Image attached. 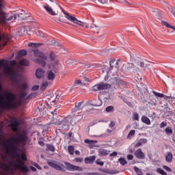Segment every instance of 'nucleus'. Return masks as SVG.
Returning a JSON list of instances; mask_svg holds the SVG:
<instances>
[{"instance_id":"4468645a","label":"nucleus","mask_w":175,"mask_h":175,"mask_svg":"<svg viewBox=\"0 0 175 175\" xmlns=\"http://www.w3.org/2000/svg\"><path fill=\"white\" fill-rule=\"evenodd\" d=\"M14 20H21V21H23V20H25V12L24 13H21V12H16L14 14Z\"/></svg>"},{"instance_id":"f704fd0d","label":"nucleus","mask_w":175,"mask_h":175,"mask_svg":"<svg viewBox=\"0 0 175 175\" xmlns=\"http://www.w3.org/2000/svg\"><path fill=\"white\" fill-rule=\"evenodd\" d=\"M165 131L167 135H173V130L170 127H167Z\"/></svg>"},{"instance_id":"c03bdc74","label":"nucleus","mask_w":175,"mask_h":175,"mask_svg":"<svg viewBox=\"0 0 175 175\" xmlns=\"http://www.w3.org/2000/svg\"><path fill=\"white\" fill-rule=\"evenodd\" d=\"M96 165H100V166H103L105 163L103 161H100V159H97L96 161Z\"/></svg>"},{"instance_id":"a18cd8bd","label":"nucleus","mask_w":175,"mask_h":175,"mask_svg":"<svg viewBox=\"0 0 175 175\" xmlns=\"http://www.w3.org/2000/svg\"><path fill=\"white\" fill-rule=\"evenodd\" d=\"M38 144L41 146V147H44V142L42 140V138H40V140L38 141Z\"/></svg>"},{"instance_id":"c756f323","label":"nucleus","mask_w":175,"mask_h":175,"mask_svg":"<svg viewBox=\"0 0 175 175\" xmlns=\"http://www.w3.org/2000/svg\"><path fill=\"white\" fill-rule=\"evenodd\" d=\"M84 142L86 144H96L98 143V141L91 139H85Z\"/></svg>"},{"instance_id":"39448f33","label":"nucleus","mask_w":175,"mask_h":175,"mask_svg":"<svg viewBox=\"0 0 175 175\" xmlns=\"http://www.w3.org/2000/svg\"><path fill=\"white\" fill-rule=\"evenodd\" d=\"M3 9V4L2 0H0V25H5L8 21H12L14 16H10L8 18V14L2 10ZM5 40V35L0 36V42Z\"/></svg>"},{"instance_id":"680f3d73","label":"nucleus","mask_w":175,"mask_h":175,"mask_svg":"<svg viewBox=\"0 0 175 175\" xmlns=\"http://www.w3.org/2000/svg\"><path fill=\"white\" fill-rule=\"evenodd\" d=\"M142 141L138 142L136 143L135 147H140V146H142Z\"/></svg>"},{"instance_id":"bb28decb","label":"nucleus","mask_w":175,"mask_h":175,"mask_svg":"<svg viewBox=\"0 0 175 175\" xmlns=\"http://www.w3.org/2000/svg\"><path fill=\"white\" fill-rule=\"evenodd\" d=\"M90 106H94L95 107H98L99 106H102V100L100 99H98L96 100V103H92V100H90Z\"/></svg>"},{"instance_id":"37998d69","label":"nucleus","mask_w":175,"mask_h":175,"mask_svg":"<svg viewBox=\"0 0 175 175\" xmlns=\"http://www.w3.org/2000/svg\"><path fill=\"white\" fill-rule=\"evenodd\" d=\"M135 133H136V131L135 130H131L128 135V137H132V136H135Z\"/></svg>"},{"instance_id":"f257e3e1","label":"nucleus","mask_w":175,"mask_h":175,"mask_svg":"<svg viewBox=\"0 0 175 175\" xmlns=\"http://www.w3.org/2000/svg\"><path fill=\"white\" fill-rule=\"evenodd\" d=\"M5 139V134L0 133V146L2 140ZM28 142V135L26 133H17L16 136L10 137L2 144V148L6 154H12L14 160H7L2 157L0 160V175H8V172L11 170H20L22 173H28L29 168L25 165L27 155L25 153H18V144L25 146Z\"/></svg>"},{"instance_id":"423d86ee","label":"nucleus","mask_w":175,"mask_h":175,"mask_svg":"<svg viewBox=\"0 0 175 175\" xmlns=\"http://www.w3.org/2000/svg\"><path fill=\"white\" fill-rule=\"evenodd\" d=\"M66 18H68V20H70V21H72L75 24H77L78 25H80V27H85V28H92V29L94 28V27H92V25L87 23L81 22L69 14H66Z\"/></svg>"},{"instance_id":"a19ab883","label":"nucleus","mask_w":175,"mask_h":175,"mask_svg":"<svg viewBox=\"0 0 175 175\" xmlns=\"http://www.w3.org/2000/svg\"><path fill=\"white\" fill-rule=\"evenodd\" d=\"M37 35H38V36H40V38H46V34L40 31V30L38 31Z\"/></svg>"},{"instance_id":"5fc2aeb1","label":"nucleus","mask_w":175,"mask_h":175,"mask_svg":"<svg viewBox=\"0 0 175 175\" xmlns=\"http://www.w3.org/2000/svg\"><path fill=\"white\" fill-rule=\"evenodd\" d=\"M118 155V153L117 152H113L109 154V157H117Z\"/></svg>"},{"instance_id":"6ab92c4d","label":"nucleus","mask_w":175,"mask_h":175,"mask_svg":"<svg viewBox=\"0 0 175 175\" xmlns=\"http://www.w3.org/2000/svg\"><path fill=\"white\" fill-rule=\"evenodd\" d=\"M44 9L48 12L49 14H51V16H57V14L54 10H53V8L50 7L49 5H44Z\"/></svg>"},{"instance_id":"f3484780","label":"nucleus","mask_w":175,"mask_h":175,"mask_svg":"<svg viewBox=\"0 0 175 175\" xmlns=\"http://www.w3.org/2000/svg\"><path fill=\"white\" fill-rule=\"evenodd\" d=\"M83 103H84V101H81L76 104L75 107L72 109V113H76L77 111H80L81 110L80 107H81V105H83Z\"/></svg>"},{"instance_id":"4be33fe9","label":"nucleus","mask_w":175,"mask_h":175,"mask_svg":"<svg viewBox=\"0 0 175 175\" xmlns=\"http://www.w3.org/2000/svg\"><path fill=\"white\" fill-rule=\"evenodd\" d=\"M142 122L146 125H151V120L147 116H142Z\"/></svg>"},{"instance_id":"f03ea898","label":"nucleus","mask_w":175,"mask_h":175,"mask_svg":"<svg viewBox=\"0 0 175 175\" xmlns=\"http://www.w3.org/2000/svg\"><path fill=\"white\" fill-rule=\"evenodd\" d=\"M0 105L5 110L18 109L21 102L17 100V95L11 91L4 92L3 96H0Z\"/></svg>"},{"instance_id":"603ef678","label":"nucleus","mask_w":175,"mask_h":175,"mask_svg":"<svg viewBox=\"0 0 175 175\" xmlns=\"http://www.w3.org/2000/svg\"><path fill=\"white\" fill-rule=\"evenodd\" d=\"M33 166H35V167H37V169H38V170H42V167H40V165H39V164L35 163L33 164Z\"/></svg>"},{"instance_id":"393cba45","label":"nucleus","mask_w":175,"mask_h":175,"mask_svg":"<svg viewBox=\"0 0 175 175\" xmlns=\"http://www.w3.org/2000/svg\"><path fill=\"white\" fill-rule=\"evenodd\" d=\"M20 65L22 66H29V61L27 59H22L19 61Z\"/></svg>"},{"instance_id":"79ce46f5","label":"nucleus","mask_w":175,"mask_h":175,"mask_svg":"<svg viewBox=\"0 0 175 175\" xmlns=\"http://www.w3.org/2000/svg\"><path fill=\"white\" fill-rule=\"evenodd\" d=\"M133 120H135V121H139V113H134L133 114Z\"/></svg>"},{"instance_id":"8fccbe9b","label":"nucleus","mask_w":175,"mask_h":175,"mask_svg":"<svg viewBox=\"0 0 175 175\" xmlns=\"http://www.w3.org/2000/svg\"><path fill=\"white\" fill-rule=\"evenodd\" d=\"M109 126V128H114V126H116V122L114 121L111 122Z\"/></svg>"},{"instance_id":"b1692460","label":"nucleus","mask_w":175,"mask_h":175,"mask_svg":"<svg viewBox=\"0 0 175 175\" xmlns=\"http://www.w3.org/2000/svg\"><path fill=\"white\" fill-rule=\"evenodd\" d=\"M47 75L48 80H54L55 79V74L52 70H49Z\"/></svg>"},{"instance_id":"7ed1b4c3","label":"nucleus","mask_w":175,"mask_h":175,"mask_svg":"<svg viewBox=\"0 0 175 175\" xmlns=\"http://www.w3.org/2000/svg\"><path fill=\"white\" fill-rule=\"evenodd\" d=\"M17 62L16 60H12L10 62L9 64H5V60H0V69L3 66V70L4 74L7 77H10L12 80L14 81L16 84L18 83V78L20 77V74L16 70H14V66H16Z\"/></svg>"},{"instance_id":"1a4fd4ad","label":"nucleus","mask_w":175,"mask_h":175,"mask_svg":"<svg viewBox=\"0 0 175 175\" xmlns=\"http://www.w3.org/2000/svg\"><path fill=\"white\" fill-rule=\"evenodd\" d=\"M11 129L13 132H17L18 131V126H20V122L15 118L10 124Z\"/></svg>"},{"instance_id":"20e7f679","label":"nucleus","mask_w":175,"mask_h":175,"mask_svg":"<svg viewBox=\"0 0 175 175\" xmlns=\"http://www.w3.org/2000/svg\"><path fill=\"white\" fill-rule=\"evenodd\" d=\"M111 84L105 83L101 82L98 84L94 85L92 88V91L96 92V91H103V90H108L113 85H122L124 84V81L119 80L117 77L113 78L111 81Z\"/></svg>"},{"instance_id":"052dcab7","label":"nucleus","mask_w":175,"mask_h":175,"mask_svg":"<svg viewBox=\"0 0 175 175\" xmlns=\"http://www.w3.org/2000/svg\"><path fill=\"white\" fill-rule=\"evenodd\" d=\"M52 44H53V46H59V43H58V42H55V40L52 41Z\"/></svg>"},{"instance_id":"a211bd4d","label":"nucleus","mask_w":175,"mask_h":175,"mask_svg":"<svg viewBox=\"0 0 175 175\" xmlns=\"http://www.w3.org/2000/svg\"><path fill=\"white\" fill-rule=\"evenodd\" d=\"M165 161L169 163L173 161V154L170 152H167L165 154Z\"/></svg>"},{"instance_id":"864d4df0","label":"nucleus","mask_w":175,"mask_h":175,"mask_svg":"<svg viewBox=\"0 0 175 175\" xmlns=\"http://www.w3.org/2000/svg\"><path fill=\"white\" fill-rule=\"evenodd\" d=\"M140 142H141V143H142V144H146V143H147V142H148V141L147 140V139L144 138V139H141Z\"/></svg>"},{"instance_id":"412c9836","label":"nucleus","mask_w":175,"mask_h":175,"mask_svg":"<svg viewBox=\"0 0 175 175\" xmlns=\"http://www.w3.org/2000/svg\"><path fill=\"white\" fill-rule=\"evenodd\" d=\"M34 62H36V64H38V65H41V66H46V62L43 59L37 58L34 59Z\"/></svg>"},{"instance_id":"4d7b16f0","label":"nucleus","mask_w":175,"mask_h":175,"mask_svg":"<svg viewBox=\"0 0 175 175\" xmlns=\"http://www.w3.org/2000/svg\"><path fill=\"white\" fill-rule=\"evenodd\" d=\"M33 91H38V90H39V85H34L32 88Z\"/></svg>"},{"instance_id":"dca6fc26","label":"nucleus","mask_w":175,"mask_h":175,"mask_svg":"<svg viewBox=\"0 0 175 175\" xmlns=\"http://www.w3.org/2000/svg\"><path fill=\"white\" fill-rule=\"evenodd\" d=\"M36 76L37 79H42L44 76V70L42 68H38L36 71Z\"/></svg>"},{"instance_id":"69168bd1","label":"nucleus","mask_w":175,"mask_h":175,"mask_svg":"<svg viewBox=\"0 0 175 175\" xmlns=\"http://www.w3.org/2000/svg\"><path fill=\"white\" fill-rule=\"evenodd\" d=\"M47 85H49V83H44L42 84V88H43V87H44V88H46V87H47Z\"/></svg>"},{"instance_id":"9b49d317","label":"nucleus","mask_w":175,"mask_h":175,"mask_svg":"<svg viewBox=\"0 0 175 175\" xmlns=\"http://www.w3.org/2000/svg\"><path fill=\"white\" fill-rule=\"evenodd\" d=\"M34 57H37L38 58H41L45 61H47V55H46L43 52L39 51V49L33 51Z\"/></svg>"},{"instance_id":"7c9ffc66","label":"nucleus","mask_w":175,"mask_h":175,"mask_svg":"<svg viewBox=\"0 0 175 175\" xmlns=\"http://www.w3.org/2000/svg\"><path fill=\"white\" fill-rule=\"evenodd\" d=\"M118 162H120V165H122V166H124V165H126V163H128V161H126V160H125L124 158H120L118 159Z\"/></svg>"},{"instance_id":"e433bc0d","label":"nucleus","mask_w":175,"mask_h":175,"mask_svg":"<svg viewBox=\"0 0 175 175\" xmlns=\"http://www.w3.org/2000/svg\"><path fill=\"white\" fill-rule=\"evenodd\" d=\"M106 111H107V113H110V112L114 111V107H113V106H108V107L106 108Z\"/></svg>"},{"instance_id":"09e8293b","label":"nucleus","mask_w":175,"mask_h":175,"mask_svg":"<svg viewBox=\"0 0 175 175\" xmlns=\"http://www.w3.org/2000/svg\"><path fill=\"white\" fill-rule=\"evenodd\" d=\"M167 125V123L166 122H162L160 124V128H165Z\"/></svg>"},{"instance_id":"5701e85b","label":"nucleus","mask_w":175,"mask_h":175,"mask_svg":"<svg viewBox=\"0 0 175 175\" xmlns=\"http://www.w3.org/2000/svg\"><path fill=\"white\" fill-rule=\"evenodd\" d=\"M109 152L110 151L106 149H100L98 151V154L99 155H100V157H105L106 155H109Z\"/></svg>"},{"instance_id":"0eeeda50","label":"nucleus","mask_w":175,"mask_h":175,"mask_svg":"<svg viewBox=\"0 0 175 175\" xmlns=\"http://www.w3.org/2000/svg\"><path fill=\"white\" fill-rule=\"evenodd\" d=\"M48 165L51 166V167H53V169H55L56 170H59L60 172H65V165L62 164L60 162L58 161H48Z\"/></svg>"},{"instance_id":"bf43d9fd","label":"nucleus","mask_w":175,"mask_h":175,"mask_svg":"<svg viewBox=\"0 0 175 175\" xmlns=\"http://www.w3.org/2000/svg\"><path fill=\"white\" fill-rule=\"evenodd\" d=\"M127 159H129V161H132V159H133V155L132 154H129L127 156Z\"/></svg>"},{"instance_id":"4c0bfd02","label":"nucleus","mask_w":175,"mask_h":175,"mask_svg":"<svg viewBox=\"0 0 175 175\" xmlns=\"http://www.w3.org/2000/svg\"><path fill=\"white\" fill-rule=\"evenodd\" d=\"M134 170L137 172V175H143V172L142 170H140V169H139V167H134Z\"/></svg>"},{"instance_id":"e2e57ef3","label":"nucleus","mask_w":175,"mask_h":175,"mask_svg":"<svg viewBox=\"0 0 175 175\" xmlns=\"http://www.w3.org/2000/svg\"><path fill=\"white\" fill-rule=\"evenodd\" d=\"M25 96H27V93L25 92H22L21 94V98H25Z\"/></svg>"},{"instance_id":"c85d7f7f","label":"nucleus","mask_w":175,"mask_h":175,"mask_svg":"<svg viewBox=\"0 0 175 175\" xmlns=\"http://www.w3.org/2000/svg\"><path fill=\"white\" fill-rule=\"evenodd\" d=\"M51 124H53V125H59V124H61V120L59 119L53 118V120H51Z\"/></svg>"},{"instance_id":"6e6552de","label":"nucleus","mask_w":175,"mask_h":175,"mask_svg":"<svg viewBox=\"0 0 175 175\" xmlns=\"http://www.w3.org/2000/svg\"><path fill=\"white\" fill-rule=\"evenodd\" d=\"M64 165H66L65 168L68 172H83V167L72 165L68 161H65Z\"/></svg>"},{"instance_id":"6e6d98bb","label":"nucleus","mask_w":175,"mask_h":175,"mask_svg":"<svg viewBox=\"0 0 175 175\" xmlns=\"http://www.w3.org/2000/svg\"><path fill=\"white\" fill-rule=\"evenodd\" d=\"M83 158L77 157L75 159V162H83Z\"/></svg>"},{"instance_id":"aec40b11","label":"nucleus","mask_w":175,"mask_h":175,"mask_svg":"<svg viewBox=\"0 0 175 175\" xmlns=\"http://www.w3.org/2000/svg\"><path fill=\"white\" fill-rule=\"evenodd\" d=\"M96 159V157L91 156L89 157L85 158V163H94V161Z\"/></svg>"},{"instance_id":"72a5a7b5","label":"nucleus","mask_w":175,"mask_h":175,"mask_svg":"<svg viewBox=\"0 0 175 175\" xmlns=\"http://www.w3.org/2000/svg\"><path fill=\"white\" fill-rule=\"evenodd\" d=\"M68 152L70 155H73V154H75V148L73 146H70L68 147Z\"/></svg>"},{"instance_id":"de8ad7c7","label":"nucleus","mask_w":175,"mask_h":175,"mask_svg":"<svg viewBox=\"0 0 175 175\" xmlns=\"http://www.w3.org/2000/svg\"><path fill=\"white\" fill-rule=\"evenodd\" d=\"M127 68H129V69H132L135 68V65H133V64L128 63Z\"/></svg>"},{"instance_id":"c9c22d12","label":"nucleus","mask_w":175,"mask_h":175,"mask_svg":"<svg viewBox=\"0 0 175 175\" xmlns=\"http://www.w3.org/2000/svg\"><path fill=\"white\" fill-rule=\"evenodd\" d=\"M153 94H154V95H155V96H157L159 98H163V96H165V95L163 94L157 92L155 91H153Z\"/></svg>"},{"instance_id":"13d9d810","label":"nucleus","mask_w":175,"mask_h":175,"mask_svg":"<svg viewBox=\"0 0 175 175\" xmlns=\"http://www.w3.org/2000/svg\"><path fill=\"white\" fill-rule=\"evenodd\" d=\"M98 2H100V3L105 4L107 3V0H97Z\"/></svg>"},{"instance_id":"49530a36","label":"nucleus","mask_w":175,"mask_h":175,"mask_svg":"<svg viewBox=\"0 0 175 175\" xmlns=\"http://www.w3.org/2000/svg\"><path fill=\"white\" fill-rule=\"evenodd\" d=\"M163 167L165 170H167V172H172V168L169 167L167 165H163Z\"/></svg>"},{"instance_id":"2eb2a0df","label":"nucleus","mask_w":175,"mask_h":175,"mask_svg":"<svg viewBox=\"0 0 175 175\" xmlns=\"http://www.w3.org/2000/svg\"><path fill=\"white\" fill-rule=\"evenodd\" d=\"M70 119V117L65 118L63 120H60V124L59 125H61L62 128H63V129H65V128H66V126L69 125Z\"/></svg>"},{"instance_id":"ddd939ff","label":"nucleus","mask_w":175,"mask_h":175,"mask_svg":"<svg viewBox=\"0 0 175 175\" xmlns=\"http://www.w3.org/2000/svg\"><path fill=\"white\" fill-rule=\"evenodd\" d=\"M130 61L133 64H135L138 66H141V68L144 67V62H142V59H140L139 57L135 58L131 57Z\"/></svg>"},{"instance_id":"774afa93","label":"nucleus","mask_w":175,"mask_h":175,"mask_svg":"<svg viewBox=\"0 0 175 175\" xmlns=\"http://www.w3.org/2000/svg\"><path fill=\"white\" fill-rule=\"evenodd\" d=\"M124 3H125L127 6H129V5H131V3H129V2L126 1H124Z\"/></svg>"},{"instance_id":"2f4dec72","label":"nucleus","mask_w":175,"mask_h":175,"mask_svg":"<svg viewBox=\"0 0 175 175\" xmlns=\"http://www.w3.org/2000/svg\"><path fill=\"white\" fill-rule=\"evenodd\" d=\"M38 46H43L42 43H29V47H38Z\"/></svg>"},{"instance_id":"f8f14e48","label":"nucleus","mask_w":175,"mask_h":175,"mask_svg":"<svg viewBox=\"0 0 175 175\" xmlns=\"http://www.w3.org/2000/svg\"><path fill=\"white\" fill-rule=\"evenodd\" d=\"M134 155L136 157L137 159H146V154L143 152L142 148H139L135 151Z\"/></svg>"},{"instance_id":"ea45409f","label":"nucleus","mask_w":175,"mask_h":175,"mask_svg":"<svg viewBox=\"0 0 175 175\" xmlns=\"http://www.w3.org/2000/svg\"><path fill=\"white\" fill-rule=\"evenodd\" d=\"M163 25H165V27H167V28H171V29H175V27L173 26H171L169 23H167V22L163 21Z\"/></svg>"},{"instance_id":"3c124183","label":"nucleus","mask_w":175,"mask_h":175,"mask_svg":"<svg viewBox=\"0 0 175 175\" xmlns=\"http://www.w3.org/2000/svg\"><path fill=\"white\" fill-rule=\"evenodd\" d=\"M21 88L23 90H27V88H28V85L27 83H23L22 85H21Z\"/></svg>"},{"instance_id":"a878e982","label":"nucleus","mask_w":175,"mask_h":175,"mask_svg":"<svg viewBox=\"0 0 175 175\" xmlns=\"http://www.w3.org/2000/svg\"><path fill=\"white\" fill-rule=\"evenodd\" d=\"M152 14L154 16V17L158 18V17L161 16V12H159V10L158 9H153L152 10Z\"/></svg>"},{"instance_id":"0e129e2a","label":"nucleus","mask_w":175,"mask_h":175,"mask_svg":"<svg viewBox=\"0 0 175 175\" xmlns=\"http://www.w3.org/2000/svg\"><path fill=\"white\" fill-rule=\"evenodd\" d=\"M31 170L33 171V172H36V167H33V166H31L30 167Z\"/></svg>"},{"instance_id":"473e14b6","label":"nucleus","mask_w":175,"mask_h":175,"mask_svg":"<svg viewBox=\"0 0 175 175\" xmlns=\"http://www.w3.org/2000/svg\"><path fill=\"white\" fill-rule=\"evenodd\" d=\"M46 148H48V150H49V151H52V152H54V151H55V147L51 144H47Z\"/></svg>"},{"instance_id":"9d476101","label":"nucleus","mask_w":175,"mask_h":175,"mask_svg":"<svg viewBox=\"0 0 175 175\" xmlns=\"http://www.w3.org/2000/svg\"><path fill=\"white\" fill-rule=\"evenodd\" d=\"M49 58L51 61V65H52V66H55L58 65V59H57V55H55V53H54V52L50 53Z\"/></svg>"},{"instance_id":"cd10ccee","label":"nucleus","mask_w":175,"mask_h":175,"mask_svg":"<svg viewBox=\"0 0 175 175\" xmlns=\"http://www.w3.org/2000/svg\"><path fill=\"white\" fill-rule=\"evenodd\" d=\"M27 54H28V53L27 52V50H25V49L20 50L18 53V55L20 57H25Z\"/></svg>"},{"instance_id":"58836bf2","label":"nucleus","mask_w":175,"mask_h":175,"mask_svg":"<svg viewBox=\"0 0 175 175\" xmlns=\"http://www.w3.org/2000/svg\"><path fill=\"white\" fill-rule=\"evenodd\" d=\"M157 173H159L160 174H162V175H167L166 172H165L163 170H162L161 168H158L157 170Z\"/></svg>"},{"instance_id":"338daca9","label":"nucleus","mask_w":175,"mask_h":175,"mask_svg":"<svg viewBox=\"0 0 175 175\" xmlns=\"http://www.w3.org/2000/svg\"><path fill=\"white\" fill-rule=\"evenodd\" d=\"M75 84H81V81L80 80L75 81Z\"/></svg>"}]
</instances>
